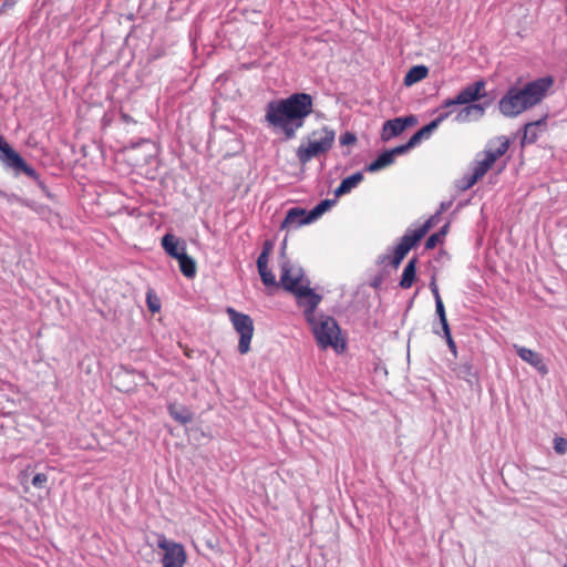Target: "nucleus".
I'll return each instance as SVG.
<instances>
[{"label":"nucleus","instance_id":"obj_39","mask_svg":"<svg viewBox=\"0 0 567 567\" xmlns=\"http://www.w3.org/2000/svg\"><path fill=\"white\" fill-rule=\"evenodd\" d=\"M264 249H267V248H271V244L269 240H266L265 244H264Z\"/></svg>","mask_w":567,"mask_h":567},{"label":"nucleus","instance_id":"obj_17","mask_svg":"<svg viewBox=\"0 0 567 567\" xmlns=\"http://www.w3.org/2000/svg\"><path fill=\"white\" fill-rule=\"evenodd\" d=\"M508 148L509 140L506 136H498L488 144L487 148L484 151V155L495 164L499 157L506 154Z\"/></svg>","mask_w":567,"mask_h":567},{"label":"nucleus","instance_id":"obj_23","mask_svg":"<svg viewBox=\"0 0 567 567\" xmlns=\"http://www.w3.org/2000/svg\"><path fill=\"white\" fill-rule=\"evenodd\" d=\"M456 375L471 386L478 383V373L470 361L462 362L455 369Z\"/></svg>","mask_w":567,"mask_h":567},{"label":"nucleus","instance_id":"obj_11","mask_svg":"<svg viewBox=\"0 0 567 567\" xmlns=\"http://www.w3.org/2000/svg\"><path fill=\"white\" fill-rule=\"evenodd\" d=\"M416 123L417 118L414 115L388 120L383 123L381 140L388 142L402 134L408 127L416 125Z\"/></svg>","mask_w":567,"mask_h":567},{"label":"nucleus","instance_id":"obj_6","mask_svg":"<svg viewBox=\"0 0 567 567\" xmlns=\"http://www.w3.org/2000/svg\"><path fill=\"white\" fill-rule=\"evenodd\" d=\"M226 312L229 317V320L235 331L239 334L238 352L240 354L248 353L250 350V343L255 331L254 321L251 317L244 312H239L231 307H228Z\"/></svg>","mask_w":567,"mask_h":567},{"label":"nucleus","instance_id":"obj_19","mask_svg":"<svg viewBox=\"0 0 567 567\" xmlns=\"http://www.w3.org/2000/svg\"><path fill=\"white\" fill-rule=\"evenodd\" d=\"M485 107L481 104L465 105L455 116L457 123H468L483 117Z\"/></svg>","mask_w":567,"mask_h":567},{"label":"nucleus","instance_id":"obj_36","mask_svg":"<svg viewBox=\"0 0 567 567\" xmlns=\"http://www.w3.org/2000/svg\"><path fill=\"white\" fill-rule=\"evenodd\" d=\"M430 290L434 297V301L437 302V300H442L441 296H440V291H439V287L436 285V281L435 279L433 278L430 282Z\"/></svg>","mask_w":567,"mask_h":567},{"label":"nucleus","instance_id":"obj_22","mask_svg":"<svg viewBox=\"0 0 567 567\" xmlns=\"http://www.w3.org/2000/svg\"><path fill=\"white\" fill-rule=\"evenodd\" d=\"M167 410L171 417L183 425L192 422L193 420L192 411L182 404L171 403L168 404Z\"/></svg>","mask_w":567,"mask_h":567},{"label":"nucleus","instance_id":"obj_43","mask_svg":"<svg viewBox=\"0 0 567 567\" xmlns=\"http://www.w3.org/2000/svg\"><path fill=\"white\" fill-rule=\"evenodd\" d=\"M566 12H567V8H566Z\"/></svg>","mask_w":567,"mask_h":567},{"label":"nucleus","instance_id":"obj_29","mask_svg":"<svg viewBox=\"0 0 567 567\" xmlns=\"http://www.w3.org/2000/svg\"><path fill=\"white\" fill-rule=\"evenodd\" d=\"M435 312L440 319L443 332H449L450 326L446 319L445 308L442 300H437V302H435Z\"/></svg>","mask_w":567,"mask_h":567},{"label":"nucleus","instance_id":"obj_10","mask_svg":"<svg viewBox=\"0 0 567 567\" xmlns=\"http://www.w3.org/2000/svg\"><path fill=\"white\" fill-rule=\"evenodd\" d=\"M0 152L3 154L1 157L2 162L6 166L16 169L17 172H22L27 176L31 178L37 177V172L29 166L24 159L17 153L4 140L2 135H0Z\"/></svg>","mask_w":567,"mask_h":567},{"label":"nucleus","instance_id":"obj_42","mask_svg":"<svg viewBox=\"0 0 567 567\" xmlns=\"http://www.w3.org/2000/svg\"><path fill=\"white\" fill-rule=\"evenodd\" d=\"M564 567H567V563L564 565Z\"/></svg>","mask_w":567,"mask_h":567},{"label":"nucleus","instance_id":"obj_20","mask_svg":"<svg viewBox=\"0 0 567 567\" xmlns=\"http://www.w3.org/2000/svg\"><path fill=\"white\" fill-rule=\"evenodd\" d=\"M545 126H546V116L538 121L525 124L524 135L522 138V145L535 143L539 136L540 127H545Z\"/></svg>","mask_w":567,"mask_h":567},{"label":"nucleus","instance_id":"obj_9","mask_svg":"<svg viewBox=\"0 0 567 567\" xmlns=\"http://www.w3.org/2000/svg\"><path fill=\"white\" fill-rule=\"evenodd\" d=\"M486 83L483 80L476 81L463 90L454 99H447L443 102L442 109H450L454 105H470L486 96Z\"/></svg>","mask_w":567,"mask_h":567},{"label":"nucleus","instance_id":"obj_13","mask_svg":"<svg viewBox=\"0 0 567 567\" xmlns=\"http://www.w3.org/2000/svg\"><path fill=\"white\" fill-rule=\"evenodd\" d=\"M516 354L526 363L530 364L534 369H536L542 375L548 373V368L544 362V359L540 353L528 349L523 346L514 344L513 346Z\"/></svg>","mask_w":567,"mask_h":567},{"label":"nucleus","instance_id":"obj_5","mask_svg":"<svg viewBox=\"0 0 567 567\" xmlns=\"http://www.w3.org/2000/svg\"><path fill=\"white\" fill-rule=\"evenodd\" d=\"M336 138V132L329 126H322L311 132L307 145L297 148V157L301 164L309 163L313 157L328 153Z\"/></svg>","mask_w":567,"mask_h":567},{"label":"nucleus","instance_id":"obj_8","mask_svg":"<svg viewBox=\"0 0 567 567\" xmlns=\"http://www.w3.org/2000/svg\"><path fill=\"white\" fill-rule=\"evenodd\" d=\"M440 216L433 215L422 223L411 225L395 248H414L421 239L439 223Z\"/></svg>","mask_w":567,"mask_h":567},{"label":"nucleus","instance_id":"obj_3","mask_svg":"<svg viewBox=\"0 0 567 567\" xmlns=\"http://www.w3.org/2000/svg\"><path fill=\"white\" fill-rule=\"evenodd\" d=\"M280 282L286 290L295 295L296 302L302 310L306 322L311 321L312 318L319 315L317 309L322 301V296L317 293L309 286L301 285L299 277L291 275V270L288 268L287 264H284L281 267Z\"/></svg>","mask_w":567,"mask_h":567},{"label":"nucleus","instance_id":"obj_25","mask_svg":"<svg viewBox=\"0 0 567 567\" xmlns=\"http://www.w3.org/2000/svg\"><path fill=\"white\" fill-rule=\"evenodd\" d=\"M429 75V69L425 65H414L412 66L404 76V85L411 86L422 80H424Z\"/></svg>","mask_w":567,"mask_h":567},{"label":"nucleus","instance_id":"obj_7","mask_svg":"<svg viewBox=\"0 0 567 567\" xmlns=\"http://www.w3.org/2000/svg\"><path fill=\"white\" fill-rule=\"evenodd\" d=\"M157 547L164 551L161 558L163 567L185 566L187 555L181 543L167 539L166 536L162 534L158 535Z\"/></svg>","mask_w":567,"mask_h":567},{"label":"nucleus","instance_id":"obj_32","mask_svg":"<svg viewBox=\"0 0 567 567\" xmlns=\"http://www.w3.org/2000/svg\"><path fill=\"white\" fill-rule=\"evenodd\" d=\"M177 239L174 235L172 234H166L163 238H162V247L163 248H177Z\"/></svg>","mask_w":567,"mask_h":567},{"label":"nucleus","instance_id":"obj_40","mask_svg":"<svg viewBox=\"0 0 567 567\" xmlns=\"http://www.w3.org/2000/svg\"><path fill=\"white\" fill-rule=\"evenodd\" d=\"M122 118H123L125 122H127V121H128V118H130V116H128V115H126V114H122Z\"/></svg>","mask_w":567,"mask_h":567},{"label":"nucleus","instance_id":"obj_2","mask_svg":"<svg viewBox=\"0 0 567 567\" xmlns=\"http://www.w3.org/2000/svg\"><path fill=\"white\" fill-rule=\"evenodd\" d=\"M550 76L539 78L523 87H509L498 102L499 111L507 117H516L526 110L539 104L551 87Z\"/></svg>","mask_w":567,"mask_h":567},{"label":"nucleus","instance_id":"obj_38","mask_svg":"<svg viewBox=\"0 0 567 567\" xmlns=\"http://www.w3.org/2000/svg\"><path fill=\"white\" fill-rule=\"evenodd\" d=\"M147 306L152 312H157L161 309V305L157 301H152L150 296H147Z\"/></svg>","mask_w":567,"mask_h":567},{"label":"nucleus","instance_id":"obj_27","mask_svg":"<svg viewBox=\"0 0 567 567\" xmlns=\"http://www.w3.org/2000/svg\"><path fill=\"white\" fill-rule=\"evenodd\" d=\"M450 224H444L437 233L432 234L426 243L424 248H435L437 245H443L445 236L447 235Z\"/></svg>","mask_w":567,"mask_h":567},{"label":"nucleus","instance_id":"obj_34","mask_svg":"<svg viewBox=\"0 0 567 567\" xmlns=\"http://www.w3.org/2000/svg\"><path fill=\"white\" fill-rule=\"evenodd\" d=\"M355 142H357L355 135L353 133H350V132H346L340 137V143L342 145H351V144H354Z\"/></svg>","mask_w":567,"mask_h":567},{"label":"nucleus","instance_id":"obj_28","mask_svg":"<svg viewBox=\"0 0 567 567\" xmlns=\"http://www.w3.org/2000/svg\"><path fill=\"white\" fill-rule=\"evenodd\" d=\"M333 204H334V202L331 199L321 200L316 207H313L311 210H309L310 219H312V221H315L322 214H324L327 210H329Z\"/></svg>","mask_w":567,"mask_h":567},{"label":"nucleus","instance_id":"obj_31","mask_svg":"<svg viewBox=\"0 0 567 567\" xmlns=\"http://www.w3.org/2000/svg\"><path fill=\"white\" fill-rule=\"evenodd\" d=\"M48 482V475L45 473H37L32 478V485L35 488H44Z\"/></svg>","mask_w":567,"mask_h":567},{"label":"nucleus","instance_id":"obj_30","mask_svg":"<svg viewBox=\"0 0 567 567\" xmlns=\"http://www.w3.org/2000/svg\"><path fill=\"white\" fill-rule=\"evenodd\" d=\"M554 450L557 454L564 455L567 452V440L564 437H555Z\"/></svg>","mask_w":567,"mask_h":567},{"label":"nucleus","instance_id":"obj_35","mask_svg":"<svg viewBox=\"0 0 567 567\" xmlns=\"http://www.w3.org/2000/svg\"><path fill=\"white\" fill-rule=\"evenodd\" d=\"M444 337L446 339V342H447V347L450 349V351L456 355L457 353V348H456V344L451 336V330L449 329V332H444Z\"/></svg>","mask_w":567,"mask_h":567},{"label":"nucleus","instance_id":"obj_33","mask_svg":"<svg viewBox=\"0 0 567 567\" xmlns=\"http://www.w3.org/2000/svg\"><path fill=\"white\" fill-rule=\"evenodd\" d=\"M393 251H394V256H393L391 262L394 267H398L410 250H393Z\"/></svg>","mask_w":567,"mask_h":567},{"label":"nucleus","instance_id":"obj_14","mask_svg":"<svg viewBox=\"0 0 567 567\" xmlns=\"http://www.w3.org/2000/svg\"><path fill=\"white\" fill-rule=\"evenodd\" d=\"M312 223V219H310L309 212L300 208V207H293L290 208L287 212V215L281 223V229L290 230V229H297L302 225H307Z\"/></svg>","mask_w":567,"mask_h":567},{"label":"nucleus","instance_id":"obj_18","mask_svg":"<svg viewBox=\"0 0 567 567\" xmlns=\"http://www.w3.org/2000/svg\"><path fill=\"white\" fill-rule=\"evenodd\" d=\"M271 250H261L257 258V268L262 284L267 287L276 285V276L268 268L269 252Z\"/></svg>","mask_w":567,"mask_h":567},{"label":"nucleus","instance_id":"obj_37","mask_svg":"<svg viewBox=\"0 0 567 567\" xmlns=\"http://www.w3.org/2000/svg\"><path fill=\"white\" fill-rule=\"evenodd\" d=\"M16 6V0H3V3L0 8V13H4L7 10L13 8Z\"/></svg>","mask_w":567,"mask_h":567},{"label":"nucleus","instance_id":"obj_24","mask_svg":"<svg viewBox=\"0 0 567 567\" xmlns=\"http://www.w3.org/2000/svg\"><path fill=\"white\" fill-rule=\"evenodd\" d=\"M363 181V174L361 172H357L346 178L342 179L340 185L336 188L334 195L340 197L350 193L353 188H355Z\"/></svg>","mask_w":567,"mask_h":567},{"label":"nucleus","instance_id":"obj_16","mask_svg":"<svg viewBox=\"0 0 567 567\" xmlns=\"http://www.w3.org/2000/svg\"><path fill=\"white\" fill-rule=\"evenodd\" d=\"M406 152H408V148H405L404 144L396 146L392 150L385 151V152L381 153L373 162H371L368 165L367 169L369 172H377L384 167H388L391 164H393L395 156L402 155Z\"/></svg>","mask_w":567,"mask_h":567},{"label":"nucleus","instance_id":"obj_21","mask_svg":"<svg viewBox=\"0 0 567 567\" xmlns=\"http://www.w3.org/2000/svg\"><path fill=\"white\" fill-rule=\"evenodd\" d=\"M494 165L489 158L484 155L482 161H477L473 167L472 174L467 177V186L476 184Z\"/></svg>","mask_w":567,"mask_h":567},{"label":"nucleus","instance_id":"obj_41","mask_svg":"<svg viewBox=\"0 0 567 567\" xmlns=\"http://www.w3.org/2000/svg\"><path fill=\"white\" fill-rule=\"evenodd\" d=\"M281 257L284 258L285 257V249H281Z\"/></svg>","mask_w":567,"mask_h":567},{"label":"nucleus","instance_id":"obj_4","mask_svg":"<svg viewBox=\"0 0 567 567\" xmlns=\"http://www.w3.org/2000/svg\"><path fill=\"white\" fill-rule=\"evenodd\" d=\"M311 333L320 349L332 348L337 353L346 350V340L341 337V328L338 321L330 315H319L307 321Z\"/></svg>","mask_w":567,"mask_h":567},{"label":"nucleus","instance_id":"obj_1","mask_svg":"<svg viewBox=\"0 0 567 567\" xmlns=\"http://www.w3.org/2000/svg\"><path fill=\"white\" fill-rule=\"evenodd\" d=\"M312 111L313 99L310 94L293 93L287 99L269 102L265 120L275 131L282 133L286 140H292Z\"/></svg>","mask_w":567,"mask_h":567},{"label":"nucleus","instance_id":"obj_26","mask_svg":"<svg viewBox=\"0 0 567 567\" xmlns=\"http://www.w3.org/2000/svg\"><path fill=\"white\" fill-rule=\"evenodd\" d=\"M416 258H412L406 266L403 269V274L400 280V287L403 289H409L412 287L414 280H415V274H416Z\"/></svg>","mask_w":567,"mask_h":567},{"label":"nucleus","instance_id":"obj_12","mask_svg":"<svg viewBox=\"0 0 567 567\" xmlns=\"http://www.w3.org/2000/svg\"><path fill=\"white\" fill-rule=\"evenodd\" d=\"M451 111L441 113L435 120L423 126L421 130L415 132L405 145V148L410 151L416 146L422 140L429 138L431 134L440 126V124L451 115Z\"/></svg>","mask_w":567,"mask_h":567},{"label":"nucleus","instance_id":"obj_15","mask_svg":"<svg viewBox=\"0 0 567 567\" xmlns=\"http://www.w3.org/2000/svg\"><path fill=\"white\" fill-rule=\"evenodd\" d=\"M167 255L177 260L181 272L188 279L196 276V261L186 250H165Z\"/></svg>","mask_w":567,"mask_h":567}]
</instances>
